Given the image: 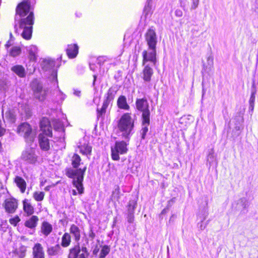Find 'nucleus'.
Returning <instances> with one entry per match:
<instances>
[{
	"label": "nucleus",
	"mask_w": 258,
	"mask_h": 258,
	"mask_svg": "<svg viewBox=\"0 0 258 258\" xmlns=\"http://www.w3.org/2000/svg\"><path fill=\"white\" fill-rule=\"evenodd\" d=\"M30 11V2L23 1L17 6L15 17V32L26 40L31 39L34 24L33 13Z\"/></svg>",
	"instance_id": "nucleus-1"
},
{
	"label": "nucleus",
	"mask_w": 258,
	"mask_h": 258,
	"mask_svg": "<svg viewBox=\"0 0 258 258\" xmlns=\"http://www.w3.org/2000/svg\"><path fill=\"white\" fill-rule=\"evenodd\" d=\"M71 161L72 165L74 168H70L67 169L66 170V175L68 177L73 179V185L76 187L78 192L80 194H82L84 191L82 182L84 179V174L86 170V167H85L83 169H78V167L80 165L81 159L80 156L77 154H74L72 157Z\"/></svg>",
	"instance_id": "nucleus-2"
},
{
	"label": "nucleus",
	"mask_w": 258,
	"mask_h": 258,
	"mask_svg": "<svg viewBox=\"0 0 258 258\" xmlns=\"http://www.w3.org/2000/svg\"><path fill=\"white\" fill-rule=\"evenodd\" d=\"M135 120L129 113H124L117 123V128L120 136L125 140H129L134 133Z\"/></svg>",
	"instance_id": "nucleus-3"
},
{
	"label": "nucleus",
	"mask_w": 258,
	"mask_h": 258,
	"mask_svg": "<svg viewBox=\"0 0 258 258\" xmlns=\"http://www.w3.org/2000/svg\"><path fill=\"white\" fill-rule=\"evenodd\" d=\"M44 122L49 123L45 119L41 121L40 127L42 133L39 135V143L41 149L47 151L50 149V142L47 137H52V133L50 126H47Z\"/></svg>",
	"instance_id": "nucleus-4"
},
{
	"label": "nucleus",
	"mask_w": 258,
	"mask_h": 258,
	"mask_svg": "<svg viewBox=\"0 0 258 258\" xmlns=\"http://www.w3.org/2000/svg\"><path fill=\"white\" fill-rule=\"evenodd\" d=\"M21 154V159L27 164L35 165L38 162L39 157L36 154L35 145L27 144Z\"/></svg>",
	"instance_id": "nucleus-5"
},
{
	"label": "nucleus",
	"mask_w": 258,
	"mask_h": 258,
	"mask_svg": "<svg viewBox=\"0 0 258 258\" xmlns=\"http://www.w3.org/2000/svg\"><path fill=\"white\" fill-rule=\"evenodd\" d=\"M17 133L22 136L27 144H32L34 142L36 134L33 131L31 126L27 122H23L18 125Z\"/></svg>",
	"instance_id": "nucleus-6"
},
{
	"label": "nucleus",
	"mask_w": 258,
	"mask_h": 258,
	"mask_svg": "<svg viewBox=\"0 0 258 258\" xmlns=\"http://www.w3.org/2000/svg\"><path fill=\"white\" fill-rule=\"evenodd\" d=\"M88 255L86 247L84 245L80 246L79 243H77L70 249L68 258H87Z\"/></svg>",
	"instance_id": "nucleus-7"
},
{
	"label": "nucleus",
	"mask_w": 258,
	"mask_h": 258,
	"mask_svg": "<svg viewBox=\"0 0 258 258\" xmlns=\"http://www.w3.org/2000/svg\"><path fill=\"white\" fill-rule=\"evenodd\" d=\"M32 89L35 98L40 101H44L47 95L48 89L47 88L43 87L42 85L34 81L32 84Z\"/></svg>",
	"instance_id": "nucleus-8"
},
{
	"label": "nucleus",
	"mask_w": 258,
	"mask_h": 258,
	"mask_svg": "<svg viewBox=\"0 0 258 258\" xmlns=\"http://www.w3.org/2000/svg\"><path fill=\"white\" fill-rule=\"evenodd\" d=\"M55 62L53 60L48 58L44 59L41 62V67L44 71H49L51 72V78L52 81H55L56 84L57 88H58V81L57 79V72L54 69Z\"/></svg>",
	"instance_id": "nucleus-9"
},
{
	"label": "nucleus",
	"mask_w": 258,
	"mask_h": 258,
	"mask_svg": "<svg viewBox=\"0 0 258 258\" xmlns=\"http://www.w3.org/2000/svg\"><path fill=\"white\" fill-rule=\"evenodd\" d=\"M136 105L137 109L142 112V118H144V122H148L150 112L149 109V104L147 99L145 98L137 99Z\"/></svg>",
	"instance_id": "nucleus-10"
},
{
	"label": "nucleus",
	"mask_w": 258,
	"mask_h": 258,
	"mask_svg": "<svg viewBox=\"0 0 258 258\" xmlns=\"http://www.w3.org/2000/svg\"><path fill=\"white\" fill-rule=\"evenodd\" d=\"M127 144L124 141L116 142L114 147L111 148V156L114 160L119 159V154H124L127 152Z\"/></svg>",
	"instance_id": "nucleus-11"
},
{
	"label": "nucleus",
	"mask_w": 258,
	"mask_h": 258,
	"mask_svg": "<svg viewBox=\"0 0 258 258\" xmlns=\"http://www.w3.org/2000/svg\"><path fill=\"white\" fill-rule=\"evenodd\" d=\"M143 65H145L148 61L151 62L155 65L156 62V48H148V50H144L143 53Z\"/></svg>",
	"instance_id": "nucleus-12"
},
{
	"label": "nucleus",
	"mask_w": 258,
	"mask_h": 258,
	"mask_svg": "<svg viewBox=\"0 0 258 258\" xmlns=\"http://www.w3.org/2000/svg\"><path fill=\"white\" fill-rule=\"evenodd\" d=\"M52 125L55 132H58V135H54V139H55L57 141H59L60 142H63L64 128L62 122L59 120L53 119L52 121Z\"/></svg>",
	"instance_id": "nucleus-13"
},
{
	"label": "nucleus",
	"mask_w": 258,
	"mask_h": 258,
	"mask_svg": "<svg viewBox=\"0 0 258 258\" xmlns=\"http://www.w3.org/2000/svg\"><path fill=\"white\" fill-rule=\"evenodd\" d=\"M145 38L149 48H156L157 37L155 31L152 29H149L145 35Z\"/></svg>",
	"instance_id": "nucleus-14"
},
{
	"label": "nucleus",
	"mask_w": 258,
	"mask_h": 258,
	"mask_svg": "<svg viewBox=\"0 0 258 258\" xmlns=\"http://www.w3.org/2000/svg\"><path fill=\"white\" fill-rule=\"evenodd\" d=\"M4 207L7 213H14L18 207V203L14 199H7L5 202Z\"/></svg>",
	"instance_id": "nucleus-15"
},
{
	"label": "nucleus",
	"mask_w": 258,
	"mask_h": 258,
	"mask_svg": "<svg viewBox=\"0 0 258 258\" xmlns=\"http://www.w3.org/2000/svg\"><path fill=\"white\" fill-rule=\"evenodd\" d=\"M33 258H45V253L42 245L39 243L35 244L32 248Z\"/></svg>",
	"instance_id": "nucleus-16"
},
{
	"label": "nucleus",
	"mask_w": 258,
	"mask_h": 258,
	"mask_svg": "<svg viewBox=\"0 0 258 258\" xmlns=\"http://www.w3.org/2000/svg\"><path fill=\"white\" fill-rule=\"evenodd\" d=\"M27 251V247L25 245H21L18 248H16L13 250V257L17 258H24L26 256Z\"/></svg>",
	"instance_id": "nucleus-17"
},
{
	"label": "nucleus",
	"mask_w": 258,
	"mask_h": 258,
	"mask_svg": "<svg viewBox=\"0 0 258 258\" xmlns=\"http://www.w3.org/2000/svg\"><path fill=\"white\" fill-rule=\"evenodd\" d=\"M145 67L143 71V78L145 81L150 82L153 74V70L149 64L144 65Z\"/></svg>",
	"instance_id": "nucleus-18"
},
{
	"label": "nucleus",
	"mask_w": 258,
	"mask_h": 258,
	"mask_svg": "<svg viewBox=\"0 0 258 258\" xmlns=\"http://www.w3.org/2000/svg\"><path fill=\"white\" fill-rule=\"evenodd\" d=\"M66 51L69 58H75L78 53V46L77 44L68 45Z\"/></svg>",
	"instance_id": "nucleus-19"
},
{
	"label": "nucleus",
	"mask_w": 258,
	"mask_h": 258,
	"mask_svg": "<svg viewBox=\"0 0 258 258\" xmlns=\"http://www.w3.org/2000/svg\"><path fill=\"white\" fill-rule=\"evenodd\" d=\"M14 182L22 193L25 192L26 188L25 180L19 176H16L14 178Z\"/></svg>",
	"instance_id": "nucleus-20"
},
{
	"label": "nucleus",
	"mask_w": 258,
	"mask_h": 258,
	"mask_svg": "<svg viewBox=\"0 0 258 258\" xmlns=\"http://www.w3.org/2000/svg\"><path fill=\"white\" fill-rule=\"evenodd\" d=\"M117 90L116 89V87H110L108 89L107 93L105 95L104 100L111 103V102H112L113 100H114L115 96L117 93Z\"/></svg>",
	"instance_id": "nucleus-21"
},
{
	"label": "nucleus",
	"mask_w": 258,
	"mask_h": 258,
	"mask_svg": "<svg viewBox=\"0 0 258 258\" xmlns=\"http://www.w3.org/2000/svg\"><path fill=\"white\" fill-rule=\"evenodd\" d=\"M39 219L36 216H32L25 222V226L30 229H35L37 225Z\"/></svg>",
	"instance_id": "nucleus-22"
},
{
	"label": "nucleus",
	"mask_w": 258,
	"mask_h": 258,
	"mask_svg": "<svg viewBox=\"0 0 258 258\" xmlns=\"http://www.w3.org/2000/svg\"><path fill=\"white\" fill-rule=\"evenodd\" d=\"M117 105L120 109L128 110L130 109V106L126 102V98L124 96H120L117 101Z\"/></svg>",
	"instance_id": "nucleus-23"
},
{
	"label": "nucleus",
	"mask_w": 258,
	"mask_h": 258,
	"mask_svg": "<svg viewBox=\"0 0 258 258\" xmlns=\"http://www.w3.org/2000/svg\"><path fill=\"white\" fill-rule=\"evenodd\" d=\"M52 231V226L48 222L44 221L41 226V232L45 236H47Z\"/></svg>",
	"instance_id": "nucleus-24"
},
{
	"label": "nucleus",
	"mask_w": 258,
	"mask_h": 258,
	"mask_svg": "<svg viewBox=\"0 0 258 258\" xmlns=\"http://www.w3.org/2000/svg\"><path fill=\"white\" fill-rule=\"evenodd\" d=\"M70 231L74 237L75 241L78 243L81 237L80 230L79 228L76 225L73 224L70 227Z\"/></svg>",
	"instance_id": "nucleus-25"
},
{
	"label": "nucleus",
	"mask_w": 258,
	"mask_h": 258,
	"mask_svg": "<svg viewBox=\"0 0 258 258\" xmlns=\"http://www.w3.org/2000/svg\"><path fill=\"white\" fill-rule=\"evenodd\" d=\"M80 152L86 156H90L92 152V147L88 144H84L78 146Z\"/></svg>",
	"instance_id": "nucleus-26"
},
{
	"label": "nucleus",
	"mask_w": 258,
	"mask_h": 258,
	"mask_svg": "<svg viewBox=\"0 0 258 258\" xmlns=\"http://www.w3.org/2000/svg\"><path fill=\"white\" fill-rule=\"evenodd\" d=\"M109 104L110 103L104 100L101 108L100 109L98 108L97 109V116L98 118L103 117L105 115L106 112V109Z\"/></svg>",
	"instance_id": "nucleus-27"
},
{
	"label": "nucleus",
	"mask_w": 258,
	"mask_h": 258,
	"mask_svg": "<svg viewBox=\"0 0 258 258\" xmlns=\"http://www.w3.org/2000/svg\"><path fill=\"white\" fill-rule=\"evenodd\" d=\"M27 50L29 53V57L30 60L33 61H35L37 58V47L35 45H31L28 47Z\"/></svg>",
	"instance_id": "nucleus-28"
},
{
	"label": "nucleus",
	"mask_w": 258,
	"mask_h": 258,
	"mask_svg": "<svg viewBox=\"0 0 258 258\" xmlns=\"http://www.w3.org/2000/svg\"><path fill=\"white\" fill-rule=\"evenodd\" d=\"M248 207L247 202L245 198L239 199L237 203L235 209L237 210L241 211L244 213V210H245Z\"/></svg>",
	"instance_id": "nucleus-29"
},
{
	"label": "nucleus",
	"mask_w": 258,
	"mask_h": 258,
	"mask_svg": "<svg viewBox=\"0 0 258 258\" xmlns=\"http://www.w3.org/2000/svg\"><path fill=\"white\" fill-rule=\"evenodd\" d=\"M11 70L20 77H24L25 75V69L21 65H16L13 67Z\"/></svg>",
	"instance_id": "nucleus-30"
},
{
	"label": "nucleus",
	"mask_w": 258,
	"mask_h": 258,
	"mask_svg": "<svg viewBox=\"0 0 258 258\" xmlns=\"http://www.w3.org/2000/svg\"><path fill=\"white\" fill-rule=\"evenodd\" d=\"M71 238L69 233H65L61 238V245L64 247H67L70 245Z\"/></svg>",
	"instance_id": "nucleus-31"
},
{
	"label": "nucleus",
	"mask_w": 258,
	"mask_h": 258,
	"mask_svg": "<svg viewBox=\"0 0 258 258\" xmlns=\"http://www.w3.org/2000/svg\"><path fill=\"white\" fill-rule=\"evenodd\" d=\"M150 124V118L148 122H144V118H142V128L141 130V135L142 139H145L147 133L148 131V126Z\"/></svg>",
	"instance_id": "nucleus-32"
},
{
	"label": "nucleus",
	"mask_w": 258,
	"mask_h": 258,
	"mask_svg": "<svg viewBox=\"0 0 258 258\" xmlns=\"http://www.w3.org/2000/svg\"><path fill=\"white\" fill-rule=\"evenodd\" d=\"M60 249V245L59 244H56L53 246L48 248L47 251L49 255L53 256L58 254Z\"/></svg>",
	"instance_id": "nucleus-33"
},
{
	"label": "nucleus",
	"mask_w": 258,
	"mask_h": 258,
	"mask_svg": "<svg viewBox=\"0 0 258 258\" xmlns=\"http://www.w3.org/2000/svg\"><path fill=\"white\" fill-rule=\"evenodd\" d=\"M207 216L208 213L206 212L204 216L201 218V222L198 224V227L201 230H204L207 227L208 223L207 222L204 223V221L206 220Z\"/></svg>",
	"instance_id": "nucleus-34"
},
{
	"label": "nucleus",
	"mask_w": 258,
	"mask_h": 258,
	"mask_svg": "<svg viewBox=\"0 0 258 258\" xmlns=\"http://www.w3.org/2000/svg\"><path fill=\"white\" fill-rule=\"evenodd\" d=\"M23 206L24 211L28 215H31L33 213V208L30 204L26 202H24Z\"/></svg>",
	"instance_id": "nucleus-35"
},
{
	"label": "nucleus",
	"mask_w": 258,
	"mask_h": 258,
	"mask_svg": "<svg viewBox=\"0 0 258 258\" xmlns=\"http://www.w3.org/2000/svg\"><path fill=\"white\" fill-rule=\"evenodd\" d=\"M21 52V49L20 47L14 46L13 47L10 52V55L13 57L18 56Z\"/></svg>",
	"instance_id": "nucleus-36"
},
{
	"label": "nucleus",
	"mask_w": 258,
	"mask_h": 258,
	"mask_svg": "<svg viewBox=\"0 0 258 258\" xmlns=\"http://www.w3.org/2000/svg\"><path fill=\"white\" fill-rule=\"evenodd\" d=\"M255 93V90H252L251 96L249 100V109L251 110H253L254 108Z\"/></svg>",
	"instance_id": "nucleus-37"
},
{
	"label": "nucleus",
	"mask_w": 258,
	"mask_h": 258,
	"mask_svg": "<svg viewBox=\"0 0 258 258\" xmlns=\"http://www.w3.org/2000/svg\"><path fill=\"white\" fill-rule=\"evenodd\" d=\"M110 248L107 245H104L101 249L99 258H105V257L109 253Z\"/></svg>",
	"instance_id": "nucleus-38"
},
{
	"label": "nucleus",
	"mask_w": 258,
	"mask_h": 258,
	"mask_svg": "<svg viewBox=\"0 0 258 258\" xmlns=\"http://www.w3.org/2000/svg\"><path fill=\"white\" fill-rule=\"evenodd\" d=\"M44 192L42 191H35L33 194V198L38 202L41 201L43 200L44 197Z\"/></svg>",
	"instance_id": "nucleus-39"
},
{
	"label": "nucleus",
	"mask_w": 258,
	"mask_h": 258,
	"mask_svg": "<svg viewBox=\"0 0 258 258\" xmlns=\"http://www.w3.org/2000/svg\"><path fill=\"white\" fill-rule=\"evenodd\" d=\"M137 206V203L134 201H130L128 204V213H134L135 209Z\"/></svg>",
	"instance_id": "nucleus-40"
},
{
	"label": "nucleus",
	"mask_w": 258,
	"mask_h": 258,
	"mask_svg": "<svg viewBox=\"0 0 258 258\" xmlns=\"http://www.w3.org/2000/svg\"><path fill=\"white\" fill-rule=\"evenodd\" d=\"M120 190L119 187L118 185H116L114 187L113 191H112V196L114 199L118 200L119 198Z\"/></svg>",
	"instance_id": "nucleus-41"
},
{
	"label": "nucleus",
	"mask_w": 258,
	"mask_h": 258,
	"mask_svg": "<svg viewBox=\"0 0 258 258\" xmlns=\"http://www.w3.org/2000/svg\"><path fill=\"white\" fill-rule=\"evenodd\" d=\"M151 6L150 4V2H148L147 4L146 5L144 12L146 14V16L148 15L151 13Z\"/></svg>",
	"instance_id": "nucleus-42"
},
{
	"label": "nucleus",
	"mask_w": 258,
	"mask_h": 258,
	"mask_svg": "<svg viewBox=\"0 0 258 258\" xmlns=\"http://www.w3.org/2000/svg\"><path fill=\"white\" fill-rule=\"evenodd\" d=\"M20 221V219L19 218V217L17 216H15L14 218H11L9 220V222L10 223L12 224V225H13L14 226H16L17 225V224Z\"/></svg>",
	"instance_id": "nucleus-43"
},
{
	"label": "nucleus",
	"mask_w": 258,
	"mask_h": 258,
	"mask_svg": "<svg viewBox=\"0 0 258 258\" xmlns=\"http://www.w3.org/2000/svg\"><path fill=\"white\" fill-rule=\"evenodd\" d=\"M191 4L190 9L191 10L197 9L199 4V0H191Z\"/></svg>",
	"instance_id": "nucleus-44"
},
{
	"label": "nucleus",
	"mask_w": 258,
	"mask_h": 258,
	"mask_svg": "<svg viewBox=\"0 0 258 258\" xmlns=\"http://www.w3.org/2000/svg\"><path fill=\"white\" fill-rule=\"evenodd\" d=\"M127 221L130 223H133L134 221V213H127Z\"/></svg>",
	"instance_id": "nucleus-45"
},
{
	"label": "nucleus",
	"mask_w": 258,
	"mask_h": 258,
	"mask_svg": "<svg viewBox=\"0 0 258 258\" xmlns=\"http://www.w3.org/2000/svg\"><path fill=\"white\" fill-rule=\"evenodd\" d=\"M214 158V152L213 150H212L208 155V161L209 162H211L213 161Z\"/></svg>",
	"instance_id": "nucleus-46"
},
{
	"label": "nucleus",
	"mask_w": 258,
	"mask_h": 258,
	"mask_svg": "<svg viewBox=\"0 0 258 258\" xmlns=\"http://www.w3.org/2000/svg\"><path fill=\"white\" fill-rule=\"evenodd\" d=\"M57 96L59 97L58 99L61 101H63L66 98L65 94H64L60 90H58V94L57 95Z\"/></svg>",
	"instance_id": "nucleus-47"
},
{
	"label": "nucleus",
	"mask_w": 258,
	"mask_h": 258,
	"mask_svg": "<svg viewBox=\"0 0 258 258\" xmlns=\"http://www.w3.org/2000/svg\"><path fill=\"white\" fill-rule=\"evenodd\" d=\"M105 57V56H100L98 58V63L100 64V66L103 64L104 61L106 60Z\"/></svg>",
	"instance_id": "nucleus-48"
},
{
	"label": "nucleus",
	"mask_w": 258,
	"mask_h": 258,
	"mask_svg": "<svg viewBox=\"0 0 258 258\" xmlns=\"http://www.w3.org/2000/svg\"><path fill=\"white\" fill-rule=\"evenodd\" d=\"M182 11L180 9H177L175 11V15L176 17H181L182 16Z\"/></svg>",
	"instance_id": "nucleus-49"
},
{
	"label": "nucleus",
	"mask_w": 258,
	"mask_h": 258,
	"mask_svg": "<svg viewBox=\"0 0 258 258\" xmlns=\"http://www.w3.org/2000/svg\"><path fill=\"white\" fill-rule=\"evenodd\" d=\"M74 94L75 95L80 97L81 95V91L79 90H74Z\"/></svg>",
	"instance_id": "nucleus-50"
},
{
	"label": "nucleus",
	"mask_w": 258,
	"mask_h": 258,
	"mask_svg": "<svg viewBox=\"0 0 258 258\" xmlns=\"http://www.w3.org/2000/svg\"><path fill=\"white\" fill-rule=\"evenodd\" d=\"M95 233L92 230H91L89 233V237L93 239L95 237Z\"/></svg>",
	"instance_id": "nucleus-51"
},
{
	"label": "nucleus",
	"mask_w": 258,
	"mask_h": 258,
	"mask_svg": "<svg viewBox=\"0 0 258 258\" xmlns=\"http://www.w3.org/2000/svg\"><path fill=\"white\" fill-rule=\"evenodd\" d=\"M5 130L0 126V137L4 134Z\"/></svg>",
	"instance_id": "nucleus-52"
},
{
	"label": "nucleus",
	"mask_w": 258,
	"mask_h": 258,
	"mask_svg": "<svg viewBox=\"0 0 258 258\" xmlns=\"http://www.w3.org/2000/svg\"><path fill=\"white\" fill-rule=\"evenodd\" d=\"M174 202V199H172L170 201H168V206H171V204Z\"/></svg>",
	"instance_id": "nucleus-53"
},
{
	"label": "nucleus",
	"mask_w": 258,
	"mask_h": 258,
	"mask_svg": "<svg viewBox=\"0 0 258 258\" xmlns=\"http://www.w3.org/2000/svg\"><path fill=\"white\" fill-rule=\"evenodd\" d=\"M95 66L94 64H90V68L91 70L94 71L95 70Z\"/></svg>",
	"instance_id": "nucleus-54"
},
{
	"label": "nucleus",
	"mask_w": 258,
	"mask_h": 258,
	"mask_svg": "<svg viewBox=\"0 0 258 258\" xmlns=\"http://www.w3.org/2000/svg\"><path fill=\"white\" fill-rule=\"evenodd\" d=\"M35 232V229H31L30 230H29V232L28 233L30 234H33Z\"/></svg>",
	"instance_id": "nucleus-55"
},
{
	"label": "nucleus",
	"mask_w": 258,
	"mask_h": 258,
	"mask_svg": "<svg viewBox=\"0 0 258 258\" xmlns=\"http://www.w3.org/2000/svg\"><path fill=\"white\" fill-rule=\"evenodd\" d=\"M11 45V43H10V41H9L6 44V47L8 48L9 46Z\"/></svg>",
	"instance_id": "nucleus-56"
},
{
	"label": "nucleus",
	"mask_w": 258,
	"mask_h": 258,
	"mask_svg": "<svg viewBox=\"0 0 258 258\" xmlns=\"http://www.w3.org/2000/svg\"><path fill=\"white\" fill-rule=\"evenodd\" d=\"M72 194H73V195H74V196H76V195H77V191H76V190H75V189H73V190H72Z\"/></svg>",
	"instance_id": "nucleus-57"
},
{
	"label": "nucleus",
	"mask_w": 258,
	"mask_h": 258,
	"mask_svg": "<svg viewBox=\"0 0 258 258\" xmlns=\"http://www.w3.org/2000/svg\"><path fill=\"white\" fill-rule=\"evenodd\" d=\"M93 78H94L93 84H94L95 82L96 79V78H97V76L94 75H93Z\"/></svg>",
	"instance_id": "nucleus-58"
},
{
	"label": "nucleus",
	"mask_w": 258,
	"mask_h": 258,
	"mask_svg": "<svg viewBox=\"0 0 258 258\" xmlns=\"http://www.w3.org/2000/svg\"><path fill=\"white\" fill-rule=\"evenodd\" d=\"M45 190H49V187H48V186H46V187L45 188Z\"/></svg>",
	"instance_id": "nucleus-59"
},
{
	"label": "nucleus",
	"mask_w": 258,
	"mask_h": 258,
	"mask_svg": "<svg viewBox=\"0 0 258 258\" xmlns=\"http://www.w3.org/2000/svg\"><path fill=\"white\" fill-rule=\"evenodd\" d=\"M205 93V91L204 89H203V96L204 95Z\"/></svg>",
	"instance_id": "nucleus-60"
},
{
	"label": "nucleus",
	"mask_w": 258,
	"mask_h": 258,
	"mask_svg": "<svg viewBox=\"0 0 258 258\" xmlns=\"http://www.w3.org/2000/svg\"><path fill=\"white\" fill-rule=\"evenodd\" d=\"M10 36H11V38H12V33H10Z\"/></svg>",
	"instance_id": "nucleus-61"
},
{
	"label": "nucleus",
	"mask_w": 258,
	"mask_h": 258,
	"mask_svg": "<svg viewBox=\"0 0 258 258\" xmlns=\"http://www.w3.org/2000/svg\"><path fill=\"white\" fill-rule=\"evenodd\" d=\"M76 15H77V16L79 17V16L78 15L77 13H76Z\"/></svg>",
	"instance_id": "nucleus-62"
},
{
	"label": "nucleus",
	"mask_w": 258,
	"mask_h": 258,
	"mask_svg": "<svg viewBox=\"0 0 258 258\" xmlns=\"http://www.w3.org/2000/svg\"><path fill=\"white\" fill-rule=\"evenodd\" d=\"M1 185V182H0V186Z\"/></svg>",
	"instance_id": "nucleus-63"
}]
</instances>
